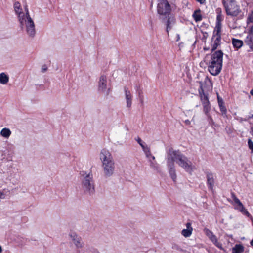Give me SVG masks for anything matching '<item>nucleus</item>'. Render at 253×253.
I'll list each match as a JSON object with an SVG mask.
<instances>
[{
  "label": "nucleus",
  "mask_w": 253,
  "mask_h": 253,
  "mask_svg": "<svg viewBox=\"0 0 253 253\" xmlns=\"http://www.w3.org/2000/svg\"><path fill=\"white\" fill-rule=\"evenodd\" d=\"M149 162L150 163V166L152 169L157 171L159 170V166L155 160L154 161L151 158H150Z\"/></svg>",
  "instance_id": "a878e982"
},
{
  "label": "nucleus",
  "mask_w": 253,
  "mask_h": 253,
  "mask_svg": "<svg viewBox=\"0 0 253 253\" xmlns=\"http://www.w3.org/2000/svg\"><path fill=\"white\" fill-rule=\"evenodd\" d=\"M207 177V183L209 189L212 190L214 184V175L212 172L210 171L205 172Z\"/></svg>",
  "instance_id": "f8f14e48"
},
{
  "label": "nucleus",
  "mask_w": 253,
  "mask_h": 253,
  "mask_svg": "<svg viewBox=\"0 0 253 253\" xmlns=\"http://www.w3.org/2000/svg\"><path fill=\"white\" fill-rule=\"evenodd\" d=\"M143 99H144V96H140L139 100L141 103H143Z\"/></svg>",
  "instance_id": "de8ad7c7"
},
{
  "label": "nucleus",
  "mask_w": 253,
  "mask_h": 253,
  "mask_svg": "<svg viewBox=\"0 0 253 253\" xmlns=\"http://www.w3.org/2000/svg\"><path fill=\"white\" fill-rule=\"evenodd\" d=\"M202 104H206L210 103L209 100V94L208 92H199Z\"/></svg>",
  "instance_id": "6ab92c4d"
},
{
  "label": "nucleus",
  "mask_w": 253,
  "mask_h": 253,
  "mask_svg": "<svg viewBox=\"0 0 253 253\" xmlns=\"http://www.w3.org/2000/svg\"><path fill=\"white\" fill-rule=\"evenodd\" d=\"M238 120L240 121V122L246 121L248 120V119L246 118L243 119L242 118H240L238 119Z\"/></svg>",
  "instance_id": "a18cd8bd"
},
{
  "label": "nucleus",
  "mask_w": 253,
  "mask_h": 253,
  "mask_svg": "<svg viewBox=\"0 0 253 253\" xmlns=\"http://www.w3.org/2000/svg\"><path fill=\"white\" fill-rule=\"evenodd\" d=\"M157 12L160 19L166 26V31L169 33L175 22V18L171 14V7L167 0H160L157 5Z\"/></svg>",
  "instance_id": "f257e3e1"
},
{
  "label": "nucleus",
  "mask_w": 253,
  "mask_h": 253,
  "mask_svg": "<svg viewBox=\"0 0 253 253\" xmlns=\"http://www.w3.org/2000/svg\"><path fill=\"white\" fill-rule=\"evenodd\" d=\"M9 81V77L4 73L0 74V83L2 84H6Z\"/></svg>",
  "instance_id": "393cba45"
},
{
  "label": "nucleus",
  "mask_w": 253,
  "mask_h": 253,
  "mask_svg": "<svg viewBox=\"0 0 253 253\" xmlns=\"http://www.w3.org/2000/svg\"><path fill=\"white\" fill-rule=\"evenodd\" d=\"M205 232L209 239L214 234L212 232L208 229H205Z\"/></svg>",
  "instance_id": "2f4dec72"
},
{
  "label": "nucleus",
  "mask_w": 253,
  "mask_h": 253,
  "mask_svg": "<svg viewBox=\"0 0 253 253\" xmlns=\"http://www.w3.org/2000/svg\"><path fill=\"white\" fill-rule=\"evenodd\" d=\"M197 2H199L200 4H203L205 2L206 0H196Z\"/></svg>",
  "instance_id": "c03bdc74"
},
{
  "label": "nucleus",
  "mask_w": 253,
  "mask_h": 253,
  "mask_svg": "<svg viewBox=\"0 0 253 253\" xmlns=\"http://www.w3.org/2000/svg\"><path fill=\"white\" fill-rule=\"evenodd\" d=\"M172 249H176V250H177L178 251H181V252H185L184 250L182 249L180 247H179L177 245H176V244L173 245Z\"/></svg>",
  "instance_id": "c9c22d12"
},
{
  "label": "nucleus",
  "mask_w": 253,
  "mask_h": 253,
  "mask_svg": "<svg viewBox=\"0 0 253 253\" xmlns=\"http://www.w3.org/2000/svg\"><path fill=\"white\" fill-rule=\"evenodd\" d=\"M244 42L251 50L253 51V34L250 32L246 37Z\"/></svg>",
  "instance_id": "dca6fc26"
},
{
  "label": "nucleus",
  "mask_w": 253,
  "mask_h": 253,
  "mask_svg": "<svg viewBox=\"0 0 253 253\" xmlns=\"http://www.w3.org/2000/svg\"><path fill=\"white\" fill-rule=\"evenodd\" d=\"M19 16L18 19L21 29L25 28L27 35L31 38H34L36 34L35 25L30 16Z\"/></svg>",
  "instance_id": "39448f33"
},
{
  "label": "nucleus",
  "mask_w": 253,
  "mask_h": 253,
  "mask_svg": "<svg viewBox=\"0 0 253 253\" xmlns=\"http://www.w3.org/2000/svg\"><path fill=\"white\" fill-rule=\"evenodd\" d=\"M2 252V248L0 246V253H1Z\"/></svg>",
  "instance_id": "5fc2aeb1"
},
{
  "label": "nucleus",
  "mask_w": 253,
  "mask_h": 253,
  "mask_svg": "<svg viewBox=\"0 0 253 253\" xmlns=\"http://www.w3.org/2000/svg\"><path fill=\"white\" fill-rule=\"evenodd\" d=\"M232 197L234 200V202H235V204H236L235 206V209L239 211L244 215H245L249 217L250 216V214L245 209L244 205L240 201V200L233 193L232 194Z\"/></svg>",
  "instance_id": "9d476101"
},
{
  "label": "nucleus",
  "mask_w": 253,
  "mask_h": 253,
  "mask_svg": "<svg viewBox=\"0 0 253 253\" xmlns=\"http://www.w3.org/2000/svg\"><path fill=\"white\" fill-rule=\"evenodd\" d=\"M210 239L217 247L220 249H222V244L218 241L217 237L214 234H213Z\"/></svg>",
  "instance_id": "4be33fe9"
},
{
  "label": "nucleus",
  "mask_w": 253,
  "mask_h": 253,
  "mask_svg": "<svg viewBox=\"0 0 253 253\" xmlns=\"http://www.w3.org/2000/svg\"><path fill=\"white\" fill-rule=\"evenodd\" d=\"M192 231L188 229H184L181 231V234L185 237H188L192 234Z\"/></svg>",
  "instance_id": "c85d7f7f"
},
{
  "label": "nucleus",
  "mask_w": 253,
  "mask_h": 253,
  "mask_svg": "<svg viewBox=\"0 0 253 253\" xmlns=\"http://www.w3.org/2000/svg\"><path fill=\"white\" fill-rule=\"evenodd\" d=\"M177 41H178L179 40V39H180V36H179V35H177Z\"/></svg>",
  "instance_id": "603ef678"
},
{
  "label": "nucleus",
  "mask_w": 253,
  "mask_h": 253,
  "mask_svg": "<svg viewBox=\"0 0 253 253\" xmlns=\"http://www.w3.org/2000/svg\"><path fill=\"white\" fill-rule=\"evenodd\" d=\"M253 115L249 116L248 117V118H247V119L248 120V119H250V118H253Z\"/></svg>",
  "instance_id": "09e8293b"
},
{
  "label": "nucleus",
  "mask_w": 253,
  "mask_h": 253,
  "mask_svg": "<svg viewBox=\"0 0 253 253\" xmlns=\"http://www.w3.org/2000/svg\"><path fill=\"white\" fill-rule=\"evenodd\" d=\"M232 43L233 47L238 50L243 46V42L241 40L233 38L232 39Z\"/></svg>",
  "instance_id": "a211bd4d"
},
{
  "label": "nucleus",
  "mask_w": 253,
  "mask_h": 253,
  "mask_svg": "<svg viewBox=\"0 0 253 253\" xmlns=\"http://www.w3.org/2000/svg\"><path fill=\"white\" fill-rule=\"evenodd\" d=\"M100 159L102 161V167L105 177H110L113 175L115 169V164L110 152L103 149L100 154Z\"/></svg>",
  "instance_id": "20e7f679"
},
{
  "label": "nucleus",
  "mask_w": 253,
  "mask_h": 253,
  "mask_svg": "<svg viewBox=\"0 0 253 253\" xmlns=\"http://www.w3.org/2000/svg\"><path fill=\"white\" fill-rule=\"evenodd\" d=\"M248 144L249 148L251 150L252 153H253V142L251 139H248Z\"/></svg>",
  "instance_id": "72a5a7b5"
},
{
  "label": "nucleus",
  "mask_w": 253,
  "mask_h": 253,
  "mask_svg": "<svg viewBox=\"0 0 253 253\" xmlns=\"http://www.w3.org/2000/svg\"><path fill=\"white\" fill-rule=\"evenodd\" d=\"M223 4L228 15L235 17L241 12L239 6L234 0H223Z\"/></svg>",
  "instance_id": "0eeeda50"
},
{
  "label": "nucleus",
  "mask_w": 253,
  "mask_h": 253,
  "mask_svg": "<svg viewBox=\"0 0 253 253\" xmlns=\"http://www.w3.org/2000/svg\"><path fill=\"white\" fill-rule=\"evenodd\" d=\"M167 166L169 168V172L170 177L174 182H175L177 176L175 172L174 164L172 163V162H170V161L167 160Z\"/></svg>",
  "instance_id": "ddd939ff"
},
{
  "label": "nucleus",
  "mask_w": 253,
  "mask_h": 253,
  "mask_svg": "<svg viewBox=\"0 0 253 253\" xmlns=\"http://www.w3.org/2000/svg\"><path fill=\"white\" fill-rule=\"evenodd\" d=\"M69 237L76 248H81L83 247L84 244L82 242V238L75 232H71L69 234Z\"/></svg>",
  "instance_id": "9b49d317"
},
{
  "label": "nucleus",
  "mask_w": 253,
  "mask_h": 253,
  "mask_svg": "<svg viewBox=\"0 0 253 253\" xmlns=\"http://www.w3.org/2000/svg\"><path fill=\"white\" fill-rule=\"evenodd\" d=\"M221 42V36H212V43L211 44V51H215L220 45Z\"/></svg>",
  "instance_id": "4468645a"
},
{
  "label": "nucleus",
  "mask_w": 253,
  "mask_h": 253,
  "mask_svg": "<svg viewBox=\"0 0 253 253\" xmlns=\"http://www.w3.org/2000/svg\"><path fill=\"white\" fill-rule=\"evenodd\" d=\"M24 11H25V12H24V15L25 16H30V14H29V11L27 5H25L24 6Z\"/></svg>",
  "instance_id": "f704fd0d"
},
{
  "label": "nucleus",
  "mask_w": 253,
  "mask_h": 253,
  "mask_svg": "<svg viewBox=\"0 0 253 253\" xmlns=\"http://www.w3.org/2000/svg\"><path fill=\"white\" fill-rule=\"evenodd\" d=\"M136 140L139 143V144L141 146V147L143 149V150L147 147V146H145L144 145V143L142 141V140L139 137H138L137 139H136Z\"/></svg>",
  "instance_id": "7c9ffc66"
},
{
  "label": "nucleus",
  "mask_w": 253,
  "mask_h": 253,
  "mask_svg": "<svg viewBox=\"0 0 253 253\" xmlns=\"http://www.w3.org/2000/svg\"><path fill=\"white\" fill-rule=\"evenodd\" d=\"M186 229H188L191 231L193 230V228L191 226V224L190 222H187L186 224Z\"/></svg>",
  "instance_id": "e433bc0d"
},
{
  "label": "nucleus",
  "mask_w": 253,
  "mask_h": 253,
  "mask_svg": "<svg viewBox=\"0 0 253 253\" xmlns=\"http://www.w3.org/2000/svg\"><path fill=\"white\" fill-rule=\"evenodd\" d=\"M217 101L219 107L224 105V102L221 97L217 94Z\"/></svg>",
  "instance_id": "473e14b6"
},
{
  "label": "nucleus",
  "mask_w": 253,
  "mask_h": 253,
  "mask_svg": "<svg viewBox=\"0 0 253 253\" xmlns=\"http://www.w3.org/2000/svg\"><path fill=\"white\" fill-rule=\"evenodd\" d=\"M0 134L2 137L8 138L11 134V132L9 128L5 127L1 130Z\"/></svg>",
  "instance_id": "412c9836"
},
{
  "label": "nucleus",
  "mask_w": 253,
  "mask_h": 253,
  "mask_svg": "<svg viewBox=\"0 0 253 253\" xmlns=\"http://www.w3.org/2000/svg\"><path fill=\"white\" fill-rule=\"evenodd\" d=\"M248 20H249L251 22H253V11L252 14L249 16Z\"/></svg>",
  "instance_id": "58836bf2"
},
{
  "label": "nucleus",
  "mask_w": 253,
  "mask_h": 253,
  "mask_svg": "<svg viewBox=\"0 0 253 253\" xmlns=\"http://www.w3.org/2000/svg\"><path fill=\"white\" fill-rule=\"evenodd\" d=\"M209 119V123H213V120L212 119V118L209 115H208V116H207Z\"/></svg>",
  "instance_id": "a19ab883"
},
{
  "label": "nucleus",
  "mask_w": 253,
  "mask_h": 253,
  "mask_svg": "<svg viewBox=\"0 0 253 253\" xmlns=\"http://www.w3.org/2000/svg\"><path fill=\"white\" fill-rule=\"evenodd\" d=\"M250 244L251 246H253V239L251 240Z\"/></svg>",
  "instance_id": "8fccbe9b"
},
{
  "label": "nucleus",
  "mask_w": 253,
  "mask_h": 253,
  "mask_svg": "<svg viewBox=\"0 0 253 253\" xmlns=\"http://www.w3.org/2000/svg\"><path fill=\"white\" fill-rule=\"evenodd\" d=\"M124 90L125 93V98L126 100V107L128 108H130L132 105V96L130 91L127 87H125L124 88Z\"/></svg>",
  "instance_id": "2eb2a0df"
},
{
  "label": "nucleus",
  "mask_w": 253,
  "mask_h": 253,
  "mask_svg": "<svg viewBox=\"0 0 253 253\" xmlns=\"http://www.w3.org/2000/svg\"><path fill=\"white\" fill-rule=\"evenodd\" d=\"M185 124L186 125H189L190 124V121L189 120H186L185 121Z\"/></svg>",
  "instance_id": "49530a36"
},
{
  "label": "nucleus",
  "mask_w": 253,
  "mask_h": 253,
  "mask_svg": "<svg viewBox=\"0 0 253 253\" xmlns=\"http://www.w3.org/2000/svg\"><path fill=\"white\" fill-rule=\"evenodd\" d=\"M14 8L16 14L18 16V19L19 18V16H23L24 12L22 11V8L21 4L19 2H15L14 4Z\"/></svg>",
  "instance_id": "f3484780"
},
{
  "label": "nucleus",
  "mask_w": 253,
  "mask_h": 253,
  "mask_svg": "<svg viewBox=\"0 0 253 253\" xmlns=\"http://www.w3.org/2000/svg\"><path fill=\"white\" fill-rule=\"evenodd\" d=\"M192 17L196 22L200 21L202 19V15L200 13V10H197L195 11L192 15Z\"/></svg>",
  "instance_id": "5701e85b"
},
{
  "label": "nucleus",
  "mask_w": 253,
  "mask_h": 253,
  "mask_svg": "<svg viewBox=\"0 0 253 253\" xmlns=\"http://www.w3.org/2000/svg\"><path fill=\"white\" fill-rule=\"evenodd\" d=\"M250 93H251V94L253 96V89H252V90L250 91Z\"/></svg>",
  "instance_id": "3c124183"
},
{
  "label": "nucleus",
  "mask_w": 253,
  "mask_h": 253,
  "mask_svg": "<svg viewBox=\"0 0 253 253\" xmlns=\"http://www.w3.org/2000/svg\"><path fill=\"white\" fill-rule=\"evenodd\" d=\"M4 198H5L4 193L0 191V198L4 199Z\"/></svg>",
  "instance_id": "79ce46f5"
},
{
  "label": "nucleus",
  "mask_w": 253,
  "mask_h": 253,
  "mask_svg": "<svg viewBox=\"0 0 253 253\" xmlns=\"http://www.w3.org/2000/svg\"><path fill=\"white\" fill-rule=\"evenodd\" d=\"M82 188L86 194L91 195L95 192L93 175L91 172L84 173L81 178Z\"/></svg>",
  "instance_id": "423d86ee"
},
{
  "label": "nucleus",
  "mask_w": 253,
  "mask_h": 253,
  "mask_svg": "<svg viewBox=\"0 0 253 253\" xmlns=\"http://www.w3.org/2000/svg\"><path fill=\"white\" fill-rule=\"evenodd\" d=\"M98 89L99 91L106 96L109 94L110 89L107 87V79L106 76L103 75L100 77L98 81Z\"/></svg>",
  "instance_id": "6e6552de"
},
{
  "label": "nucleus",
  "mask_w": 253,
  "mask_h": 253,
  "mask_svg": "<svg viewBox=\"0 0 253 253\" xmlns=\"http://www.w3.org/2000/svg\"><path fill=\"white\" fill-rule=\"evenodd\" d=\"M223 53L221 50H217L211 54L209 61L208 71L213 76L218 75L222 67Z\"/></svg>",
  "instance_id": "7ed1b4c3"
},
{
  "label": "nucleus",
  "mask_w": 253,
  "mask_h": 253,
  "mask_svg": "<svg viewBox=\"0 0 253 253\" xmlns=\"http://www.w3.org/2000/svg\"><path fill=\"white\" fill-rule=\"evenodd\" d=\"M244 252V247L241 244H236L232 248V253H242Z\"/></svg>",
  "instance_id": "aec40b11"
},
{
  "label": "nucleus",
  "mask_w": 253,
  "mask_h": 253,
  "mask_svg": "<svg viewBox=\"0 0 253 253\" xmlns=\"http://www.w3.org/2000/svg\"><path fill=\"white\" fill-rule=\"evenodd\" d=\"M221 21V16L219 15H218L216 17V23L220 22Z\"/></svg>",
  "instance_id": "37998d69"
},
{
  "label": "nucleus",
  "mask_w": 253,
  "mask_h": 253,
  "mask_svg": "<svg viewBox=\"0 0 253 253\" xmlns=\"http://www.w3.org/2000/svg\"><path fill=\"white\" fill-rule=\"evenodd\" d=\"M200 87L198 89L199 92H208L209 90L212 88V84L211 81L206 77L203 81L199 82Z\"/></svg>",
  "instance_id": "1a4fd4ad"
},
{
  "label": "nucleus",
  "mask_w": 253,
  "mask_h": 253,
  "mask_svg": "<svg viewBox=\"0 0 253 253\" xmlns=\"http://www.w3.org/2000/svg\"><path fill=\"white\" fill-rule=\"evenodd\" d=\"M47 70V67L46 65H44L42 66L41 70L42 73L45 72Z\"/></svg>",
  "instance_id": "4c0bfd02"
},
{
  "label": "nucleus",
  "mask_w": 253,
  "mask_h": 253,
  "mask_svg": "<svg viewBox=\"0 0 253 253\" xmlns=\"http://www.w3.org/2000/svg\"><path fill=\"white\" fill-rule=\"evenodd\" d=\"M138 94L139 98H140V96H143L142 90H138Z\"/></svg>",
  "instance_id": "ea45409f"
},
{
  "label": "nucleus",
  "mask_w": 253,
  "mask_h": 253,
  "mask_svg": "<svg viewBox=\"0 0 253 253\" xmlns=\"http://www.w3.org/2000/svg\"><path fill=\"white\" fill-rule=\"evenodd\" d=\"M143 151L144 152L146 157L148 159L151 158L153 160H155V157L154 156L152 155L150 152V149L149 147H147V148H146L144 150H143Z\"/></svg>",
  "instance_id": "bb28decb"
},
{
  "label": "nucleus",
  "mask_w": 253,
  "mask_h": 253,
  "mask_svg": "<svg viewBox=\"0 0 253 253\" xmlns=\"http://www.w3.org/2000/svg\"><path fill=\"white\" fill-rule=\"evenodd\" d=\"M167 160L173 164L176 162L186 172L191 173L193 171L192 162L179 151H174L172 149H170L168 153Z\"/></svg>",
  "instance_id": "f03ea898"
},
{
  "label": "nucleus",
  "mask_w": 253,
  "mask_h": 253,
  "mask_svg": "<svg viewBox=\"0 0 253 253\" xmlns=\"http://www.w3.org/2000/svg\"><path fill=\"white\" fill-rule=\"evenodd\" d=\"M208 49H209V48H206V47H204V50H208Z\"/></svg>",
  "instance_id": "864d4df0"
},
{
  "label": "nucleus",
  "mask_w": 253,
  "mask_h": 253,
  "mask_svg": "<svg viewBox=\"0 0 253 253\" xmlns=\"http://www.w3.org/2000/svg\"><path fill=\"white\" fill-rule=\"evenodd\" d=\"M202 105L203 106V111L207 116H208V115H209V113L211 110L210 103L203 104Z\"/></svg>",
  "instance_id": "cd10ccee"
},
{
  "label": "nucleus",
  "mask_w": 253,
  "mask_h": 253,
  "mask_svg": "<svg viewBox=\"0 0 253 253\" xmlns=\"http://www.w3.org/2000/svg\"><path fill=\"white\" fill-rule=\"evenodd\" d=\"M219 108H220V111L221 112L222 116L223 117H224V118L227 117V109H226V108L225 106V105L220 106Z\"/></svg>",
  "instance_id": "c756f323"
},
{
  "label": "nucleus",
  "mask_w": 253,
  "mask_h": 253,
  "mask_svg": "<svg viewBox=\"0 0 253 253\" xmlns=\"http://www.w3.org/2000/svg\"><path fill=\"white\" fill-rule=\"evenodd\" d=\"M221 31V22L216 23V26L213 32V36H221L220 33Z\"/></svg>",
  "instance_id": "b1692460"
}]
</instances>
